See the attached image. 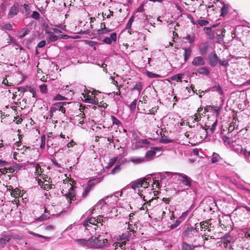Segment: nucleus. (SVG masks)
<instances>
[{
	"instance_id": "f257e3e1",
	"label": "nucleus",
	"mask_w": 250,
	"mask_h": 250,
	"mask_svg": "<svg viewBox=\"0 0 250 250\" xmlns=\"http://www.w3.org/2000/svg\"><path fill=\"white\" fill-rule=\"evenodd\" d=\"M198 233V229L196 227H188L183 232L182 235L187 238H192Z\"/></svg>"
},
{
	"instance_id": "f03ea898",
	"label": "nucleus",
	"mask_w": 250,
	"mask_h": 250,
	"mask_svg": "<svg viewBox=\"0 0 250 250\" xmlns=\"http://www.w3.org/2000/svg\"><path fill=\"white\" fill-rule=\"evenodd\" d=\"M93 240H95V239L92 236L88 240L85 239H76L75 241L81 246L86 247L87 248H92V241H94Z\"/></svg>"
},
{
	"instance_id": "7ed1b4c3",
	"label": "nucleus",
	"mask_w": 250,
	"mask_h": 250,
	"mask_svg": "<svg viewBox=\"0 0 250 250\" xmlns=\"http://www.w3.org/2000/svg\"><path fill=\"white\" fill-rule=\"evenodd\" d=\"M93 237L95 239V240H93L94 241H92V248H101L103 247L104 245V244L107 242V239H100V236L98 237L93 236Z\"/></svg>"
},
{
	"instance_id": "20e7f679",
	"label": "nucleus",
	"mask_w": 250,
	"mask_h": 250,
	"mask_svg": "<svg viewBox=\"0 0 250 250\" xmlns=\"http://www.w3.org/2000/svg\"><path fill=\"white\" fill-rule=\"evenodd\" d=\"M177 175L181 177V181L183 184L188 187H190L191 181L190 178L183 173H178Z\"/></svg>"
},
{
	"instance_id": "39448f33",
	"label": "nucleus",
	"mask_w": 250,
	"mask_h": 250,
	"mask_svg": "<svg viewBox=\"0 0 250 250\" xmlns=\"http://www.w3.org/2000/svg\"><path fill=\"white\" fill-rule=\"evenodd\" d=\"M209 64L212 66H215L218 62V58L215 53L210 54L208 56Z\"/></svg>"
},
{
	"instance_id": "423d86ee",
	"label": "nucleus",
	"mask_w": 250,
	"mask_h": 250,
	"mask_svg": "<svg viewBox=\"0 0 250 250\" xmlns=\"http://www.w3.org/2000/svg\"><path fill=\"white\" fill-rule=\"evenodd\" d=\"M192 64L196 66L204 65L205 64V61L202 57H196L193 59Z\"/></svg>"
},
{
	"instance_id": "0eeeda50",
	"label": "nucleus",
	"mask_w": 250,
	"mask_h": 250,
	"mask_svg": "<svg viewBox=\"0 0 250 250\" xmlns=\"http://www.w3.org/2000/svg\"><path fill=\"white\" fill-rule=\"evenodd\" d=\"M117 39V34L116 33H112L110 34V37L105 38L103 42L108 44L112 43V42H115Z\"/></svg>"
},
{
	"instance_id": "6e6552de",
	"label": "nucleus",
	"mask_w": 250,
	"mask_h": 250,
	"mask_svg": "<svg viewBox=\"0 0 250 250\" xmlns=\"http://www.w3.org/2000/svg\"><path fill=\"white\" fill-rule=\"evenodd\" d=\"M18 12V5L15 4L11 7L8 14V17L9 18H13L14 16L17 15Z\"/></svg>"
},
{
	"instance_id": "1a4fd4ad",
	"label": "nucleus",
	"mask_w": 250,
	"mask_h": 250,
	"mask_svg": "<svg viewBox=\"0 0 250 250\" xmlns=\"http://www.w3.org/2000/svg\"><path fill=\"white\" fill-rule=\"evenodd\" d=\"M65 102H59L54 104V107L56 108V111H61L62 113L64 114L65 112V108L63 107V105H66Z\"/></svg>"
},
{
	"instance_id": "9d476101",
	"label": "nucleus",
	"mask_w": 250,
	"mask_h": 250,
	"mask_svg": "<svg viewBox=\"0 0 250 250\" xmlns=\"http://www.w3.org/2000/svg\"><path fill=\"white\" fill-rule=\"evenodd\" d=\"M184 53L183 55L184 57V61L185 62H187L191 56L192 50L190 47H186L184 48Z\"/></svg>"
},
{
	"instance_id": "9b49d317",
	"label": "nucleus",
	"mask_w": 250,
	"mask_h": 250,
	"mask_svg": "<svg viewBox=\"0 0 250 250\" xmlns=\"http://www.w3.org/2000/svg\"><path fill=\"white\" fill-rule=\"evenodd\" d=\"M130 161L135 164H138L144 162L145 161V158L132 157L130 159Z\"/></svg>"
},
{
	"instance_id": "f8f14e48",
	"label": "nucleus",
	"mask_w": 250,
	"mask_h": 250,
	"mask_svg": "<svg viewBox=\"0 0 250 250\" xmlns=\"http://www.w3.org/2000/svg\"><path fill=\"white\" fill-rule=\"evenodd\" d=\"M10 239L9 235H7L4 234H2V237L0 238V244L1 245L2 247L5 245L7 242L10 241Z\"/></svg>"
},
{
	"instance_id": "ddd939ff",
	"label": "nucleus",
	"mask_w": 250,
	"mask_h": 250,
	"mask_svg": "<svg viewBox=\"0 0 250 250\" xmlns=\"http://www.w3.org/2000/svg\"><path fill=\"white\" fill-rule=\"evenodd\" d=\"M142 181L141 179H138L132 183L131 188L135 190L137 188L142 187Z\"/></svg>"
},
{
	"instance_id": "4468645a",
	"label": "nucleus",
	"mask_w": 250,
	"mask_h": 250,
	"mask_svg": "<svg viewBox=\"0 0 250 250\" xmlns=\"http://www.w3.org/2000/svg\"><path fill=\"white\" fill-rule=\"evenodd\" d=\"M226 32V30L224 28L221 29V33L217 35V41L218 42H221L223 41L224 37L225 36V33Z\"/></svg>"
},
{
	"instance_id": "2eb2a0df",
	"label": "nucleus",
	"mask_w": 250,
	"mask_h": 250,
	"mask_svg": "<svg viewBox=\"0 0 250 250\" xmlns=\"http://www.w3.org/2000/svg\"><path fill=\"white\" fill-rule=\"evenodd\" d=\"M197 71L199 74L204 75H208L209 73L208 70L205 67L199 68Z\"/></svg>"
},
{
	"instance_id": "dca6fc26",
	"label": "nucleus",
	"mask_w": 250,
	"mask_h": 250,
	"mask_svg": "<svg viewBox=\"0 0 250 250\" xmlns=\"http://www.w3.org/2000/svg\"><path fill=\"white\" fill-rule=\"evenodd\" d=\"M93 184H90V185H88L85 188V190H84V192L83 193V197H85L87 195V194H88V193L90 192V191L91 190V189H92V188H93Z\"/></svg>"
},
{
	"instance_id": "f3484780",
	"label": "nucleus",
	"mask_w": 250,
	"mask_h": 250,
	"mask_svg": "<svg viewBox=\"0 0 250 250\" xmlns=\"http://www.w3.org/2000/svg\"><path fill=\"white\" fill-rule=\"evenodd\" d=\"M185 39L187 40L188 42L189 43H192L195 41V35L194 34L191 35H187Z\"/></svg>"
},
{
	"instance_id": "a211bd4d",
	"label": "nucleus",
	"mask_w": 250,
	"mask_h": 250,
	"mask_svg": "<svg viewBox=\"0 0 250 250\" xmlns=\"http://www.w3.org/2000/svg\"><path fill=\"white\" fill-rule=\"evenodd\" d=\"M182 74H178L171 77V80L176 81V82H181L182 81Z\"/></svg>"
},
{
	"instance_id": "6ab92c4d",
	"label": "nucleus",
	"mask_w": 250,
	"mask_h": 250,
	"mask_svg": "<svg viewBox=\"0 0 250 250\" xmlns=\"http://www.w3.org/2000/svg\"><path fill=\"white\" fill-rule=\"evenodd\" d=\"M160 141L161 143L167 144L169 143L173 142V140L171 139H168L167 137L164 136H162L160 139Z\"/></svg>"
},
{
	"instance_id": "aec40b11",
	"label": "nucleus",
	"mask_w": 250,
	"mask_h": 250,
	"mask_svg": "<svg viewBox=\"0 0 250 250\" xmlns=\"http://www.w3.org/2000/svg\"><path fill=\"white\" fill-rule=\"evenodd\" d=\"M111 31V30L107 28V31L104 29H100L97 30V33L98 35L106 34Z\"/></svg>"
},
{
	"instance_id": "412c9836",
	"label": "nucleus",
	"mask_w": 250,
	"mask_h": 250,
	"mask_svg": "<svg viewBox=\"0 0 250 250\" xmlns=\"http://www.w3.org/2000/svg\"><path fill=\"white\" fill-rule=\"evenodd\" d=\"M97 222V219L95 218H90L87 219V221L86 223H84V226H88V223L92 225H95V223Z\"/></svg>"
},
{
	"instance_id": "4be33fe9",
	"label": "nucleus",
	"mask_w": 250,
	"mask_h": 250,
	"mask_svg": "<svg viewBox=\"0 0 250 250\" xmlns=\"http://www.w3.org/2000/svg\"><path fill=\"white\" fill-rule=\"evenodd\" d=\"M220 159V156L218 154L214 153L211 161L212 163H215L218 162Z\"/></svg>"
},
{
	"instance_id": "5701e85b",
	"label": "nucleus",
	"mask_w": 250,
	"mask_h": 250,
	"mask_svg": "<svg viewBox=\"0 0 250 250\" xmlns=\"http://www.w3.org/2000/svg\"><path fill=\"white\" fill-rule=\"evenodd\" d=\"M0 28L8 31L12 30V25L10 23H6L2 25H0Z\"/></svg>"
},
{
	"instance_id": "b1692460",
	"label": "nucleus",
	"mask_w": 250,
	"mask_h": 250,
	"mask_svg": "<svg viewBox=\"0 0 250 250\" xmlns=\"http://www.w3.org/2000/svg\"><path fill=\"white\" fill-rule=\"evenodd\" d=\"M117 161V157H113L112 158H111L107 165L108 167H111Z\"/></svg>"
},
{
	"instance_id": "393cba45",
	"label": "nucleus",
	"mask_w": 250,
	"mask_h": 250,
	"mask_svg": "<svg viewBox=\"0 0 250 250\" xmlns=\"http://www.w3.org/2000/svg\"><path fill=\"white\" fill-rule=\"evenodd\" d=\"M240 153L243 154L246 157H248L250 156V152L248 151L245 148H243L241 146Z\"/></svg>"
},
{
	"instance_id": "a878e982",
	"label": "nucleus",
	"mask_w": 250,
	"mask_h": 250,
	"mask_svg": "<svg viewBox=\"0 0 250 250\" xmlns=\"http://www.w3.org/2000/svg\"><path fill=\"white\" fill-rule=\"evenodd\" d=\"M228 13V8L225 5H224L221 8V16H224L226 15Z\"/></svg>"
},
{
	"instance_id": "bb28decb",
	"label": "nucleus",
	"mask_w": 250,
	"mask_h": 250,
	"mask_svg": "<svg viewBox=\"0 0 250 250\" xmlns=\"http://www.w3.org/2000/svg\"><path fill=\"white\" fill-rule=\"evenodd\" d=\"M134 19V17L133 16H131L130 18L129 19L128 22L127 23L126 25V29H130L131 27V25L132 23V22L133 21Z\"/></svg>"
},
{
	"instance_id": "cd10ccee",
	"label": "nucleus",
	"mask_w": 250,
	"mask_h": 250,
	"mask_svg": "<svg viewBox=\"0 0 250 250\" xmlns=\"http://www.w3.org/2000/svg\"><path fill=\"white\" fill-rule=\"evenodd\" d=\"M133 90H137L139 92H140L141 90L142 89V85L141 83H137L134 86Z\"/></svg>"
},
{
	"instance_id": "c85d7f7f",
	"label": "nucleus",
	"mask_w": 250,
	"mask_h": 250,
	"mask_svg": "<svg viewBox=\"0 0 250 250\" xmlns=\"http://www.w3.org/2000/svg\"><path fill=\"white\" fill-rule=\"evenodd\" d=\"M156 154L154 150H148L147 151L146 154V157L147 158H149L151 157L152 156L155 155Z\"/></svg>"
},
{
	"instance_id": "c756f323",
	"label": "nucleus",
	"mask_w": 250,
	"mask_h": 250,
	"mask_svg": "<svg viewBox=\"0 0 250 250\" xmlns=\"http://www.w3.org/2000/svg\"><path fill=\"white\" fill-rule=\"evenodd\" d=\"M31 17L35 20H39L40 15L38 12L34 11L31 15Z\"/></svg>"
},
{
	"instance_id": "7c9ffc66",
	"label": "nucleus",
	"mask_w": 250,
	"mask_h": 250,
	"mask_svg": "<svg viewBox=\"0 0 250 250\" xmlns=\"http://www.w3.org/2000/svg\"><path fill=\"white\" fill-rule=\"evenodd\" d=\"M41 92L42 93H46L47 92V85L45 84L40 86Z\"/></svg>"
},
{
	"instance_id": "2f4dec72",
	"label": "nucleus",
	"mask_w": 250,
	"mask_h": 250,
	"mask_svg": "<svg viewBox=\"0 0 250 250\" xmlns=\"http://www.w3.org/2000/svg\"><path fill=\"white\" fill-rule=\"evenodd\" d=\"M197 23L200 26H203L207 25L208 23V21L207 20H198Z\"/></svg>"
},
{
	"instance_id": "473e14b6",
	"label": "nucleus",
	"mask_w": 250,
	"mask_h": 250,
	"mask_svg": "<svg viewBox=\"0 0 250 250\" xmlns=\"http://www.w3.org/2000/svg\"><path fill=\"white\" fill-rule=\"evenodd\" d=\"M136 103H137V100L136 99H135L132 103L131 104H130L129 105V107H130V110L132 111H135V108H136Z\"/></svg>"
},
{
	"instance_id": "72a5a7b5",
	"label": "nucleus",
	"mask_w": 250,
	"mask_h": 250,
	"mask_svg": "<svg viewBox=\"0 0 250 250\" xmlns=\"http://www.w3.org/2000/svg\"><path fill=\"white\" fill-rule=\"evenodd\" d=\"M182 250H192V249L189 244L183 243L182 244Z\"/></svg>"
},
{
	"instance_id": "f704fd0d",
	"label": "nucleus",
	"mask_w": 250,
	"mask_h": 250,
	"mask_svg": "<svg viewBox=\"0 0 250 250\" xmlns=\"http://www.w3.org/2000/svg\"><path fill=\"white\" fill-rule=\"evenodd\" d=\"M209 126H206V127L201 126V128L203 130V135H205V137H207L208 136L209 132L207 131V130L209 128Z\"/></svg>"
},
{
	"instance_id": "c9c22d12",
	"label": "nucleus",
	"mask_w": 250,
	"mask_h": 250,
	"mask_svg": "<svg viewBox=\"0 0 250 250\" xmlns=\"http://www.w3.org/2000/svg\"><path fill=\"white\" fill-rule=\"evenodd\" d=\"M222 140L225 145H229L230 143L229 138L226 136H223L222 137Z\"/></svg>"
},
{
	"instance_id": "e433bc0d",
	"label": "nucleus",
	"mask_w": 250,
	"mask_h": 250,
	"mask_svg": "<svg viewBox=\"0 0 250 250\" xmlns=\"http://www.w3.org/2000/svg\"><path fill=\"white\" fill-rule=\"evenodd\" d=\"M146 2H143L141 5L137 9L136 12H142L144 11L145 9L144 8L145 4L146 3Z\"/></svg>"
},
{
	"instance_id": "4c0bfd02",
	"label": "nucleus",
	"mask_w": 250,
	"mask_h": 250,
	"mask_svg": "<svg viewBox=\"0 0 250 250\" xmlns=\"http://www.w3.org/2000/svg\"><path fill=\"white\" fill-rule=\"evenodd\" d=\"M217 120H216L215 122L212 124L211 127L210 128L209 131L211 132V133H213L215 129V128L217 125Z\"/></svg>"
},
{
	"instance_id": "58836bf2",
	"label": "nucleus",
	"mask_w": 250,
	"mask_h": 250,
	"mask_svg": "<svg viewBox=\"0 0 250 250\" xmlns=\"http://www.w3.org/2000/svg\"><path fill=\"white\" fill-rule=\"evenodd\" d=\"M219 63L222 65V66H227L229 64L228 63V61L226 60H220L219 61Z\"/></svg>"
},
{
	"instance_id": "ea45409f",
	"label": "nucleus",
	"mask_w": 250,
	"mask_h": 250,
	"mask_svg": "<svg viewBox=\"0 0 250 250\" xmlns=\"http://www.w3.org/2000/svg\"><path fill=\"white\" fill-rule=\"evenodd\" d=\"M141 181H142L141 184L142 185V187H143L146 188L149 187V182L146 181V180H141Z\"/></svg>"
},
{
	"instance_id": "a19ab883",
	"label": "nucleus",
	"mask_w": 250,
	"mask_h": 250,
	"mask_svg": "<svg viewBox=\"0 0 250 250\" xmlns=\"http://www.w3.org/2000/svg\"><path fill=\"white\" fill-rule=\"evenodd\" d=\"M55 100L61 101L65 99V98L60 94L57 95L54 98Z\"/></svg>"
},
{
	"instance_id": "79ce46f5",
	"label": "nucleus",
	"mask_w": 250,
	"mask_h": 250,
	"mask_svg": "<svg viewBox=\"0 0 250 250\" xmlns=\"http://www.w3.org/2000/svg\"><path fill=\"white\" fill-rule=\"evenodd\" d=\"M49 39L51 42H55L58 40V37L53 34H50Z\"/></svg>"
},
{
	"instance_id": "37998d69",
	"label": "nucleus",
	"mask_w": 250,
	"mask_h": 250,
	"mask_svg": "<svg viewBox=\"0 0 250 250\" xmlns=\"http://www.w3.org/2000/svg\"><path fill=\"white\" fill-rule=\"evenodd\" d=\"M12 195L16 196L20 195V191L19 189L16 188L15 189L12 190L11 193Z\"/></svg>"
},
{
	"instance_id": "c03bdc74",
	"label": "nucleus",
	"mask_w": 250,
	"mask_h": 250,
	"mask_svg": "<svg viewBox=\"0 0 250 250\" xmlns=\"http://www.w3.org/2000/svg\"><path fill=\"white\" fill-rule=\"evenodd\" d=\"M120 167L119 165L116 166L115 167H114V168L111 170V173L114 174L116 172L120 171Z\"/></svg>"
},
{
	"instance_id": "a18cd8bd",
	"label": "nucleus",
	"mask_w": 250,
	"mask_h": 250,
	"mask_svg": "<svg viewBox=\"0 0 250 250\" xmlns=\"http://www.w3.org/2000/svg\"><path fill=\"white\" fill-rule=\"evenodd\" d=\"M56 112V108H54V107H52L50 108V114H49V117L50 118H52V117L53 116V115H54V113Z\"/></svg>"
},
{
	"instance_id": "49530a36",
	"label": "nucleus",
	"mask_w": 250,
	"mask_h": 250,
	"mask_svg": "<svg viewBox=\"0 0 250 250\" xmlns=\"http://www.w3.org/2000/svg\"><path fill=\"white\" fill-rule=\"evenodd\" d=\"M181 222L179 220H176L175 223L172 225H171L170 228L171 229H174L176 227H177L178 226H179Z\"/></svg>"
},
{
	"instance_id": "de8ad7c7",
	"label": "nucleus",
	"mask_w": 250,
	"mask_h": 250,
	"mask_svg": "<svg viewBox=\"0 0 250 250\" xmlns=\"http://www.w3.org/2000/svg\"><path fill=\"white\" fill-rule=\"evenodd\" d=\"M42 139V144L41 145V147L43 148L45 146V136H42L41 137Z\"/></svg>"
},
{
	"instance_id": "09e8293b",
	"label": "nucleus",
	"mask_w": 250,
	"mask_h": 250,
	"mask_svg": "<svg viewBox=\"0 0 250 250\" xmlns=\"http://www.w3.org/2000/svg\"><path fill=\"white\" fill-rule=\"evenodd\" d=\"M112 120L113 124L118 125L120 123V122L115 117L112 116Z\"/></svg>"
},
{
	"instance_id": "8fccbe9b",
	"label": "nucleus",
	"mask_w": 250,
	"mask_h": 250,
	"mask_svg": "<svg viewBox=\"0 0 250 250\" xmlns=\"http://www.w3.org/2000/svg\"><path fill=\"white\" fill-rule=\"evenodd\" d=\"M200 226L202 229H207L208 228V224L207 222H201L200 223Z\"/></svg>"
},
{
	"instance_id": "3c124183",
	"label": "nucleus",
	"mask_w": 250,
	"mask_h": 250,
	"mask_svg": "<svg viewBox=\"0 0 250 250\" xmlns=\"http://www.w3.org/2000/svg\"><path fill=\"white\" fill-rule=\"evenodd\" d=\"M45 44H46L45 41H42L39 42L37 46L39 48H42V47H44L45 46Z\"/></svg>"
},
{
	"instance_id": "603ef678",
	"label": "nucleus",
	"mask_w": 250,
	"mask_h": 250,
	"mask_svg": "<svg viewBox=\"0 0 250 250\" xmlns=\"http://www.w3.org/2000/svg\"><path fill=\"white\" fill-rule=\"evenodd\" d=\"M87 100L88 101V102L89 103H91V104H95V97L93 98H92L91 97H89V96H87Z\"/></svg>"
},
{
	"instance_id": "864d4df0",
	"label": "nucleus",
	"mask_w": 250,
	"mask_h": 250,
	"mask_svg": "<svg viewBox=\"0 0 250 250\" xmlns=\"http://www.w3.org/2000/svg\"><path fill=\"white\" fill-rule=\"evenodd\" d=\"M36 171L38 173L42 172V169L41 168V167L40 166L39 164H37L36 165Z\"/></svg>"
},
{
	"instance_id": "5fc2aeb1",
	"label": "nucleus",
	"mask_w": 250,
	"mask_h": 250,
	"mask_svg": "<svg viewBox=\"0 0 250 250\" xmlns=\"http://www.w3.org/2000/svg\"><path fill=\"white\" fill-rule=\"evenodd\" d=\"M204 30L205 31V32L208 34H210V33L211 31V28L207 27H204Z\"/></svg>"
},
{
	"instance_id": "6e6d98bb",
	"label": "nucleus",
	"mask_w": 250,
	"mask_h": 250,
	"mask_svg": "<svg viewBox=\"0 0 250 250\" xmlns=\"http://www.w3.org/2000/svg\"><path fill=\"white\" fill-rule=\"evenodd\" d=\"M147 75L149 77H151V78H157L158 77V75L156 74L152 73H151L150 72H147Z\"/></svg>"
},
{
	"instance_id": "4d7b16f0",
	"label": "nucleus",
	"mask_w": 250,
	"mask_h": 250,
	"mask_svg": "<svg viewBox=\"0 0 250 250\" xmlns=\"http://www.w3.org/2000/svg\"><path fill=\"white\" fill-rule=\"evenodd\" d=\"M2 83L6 85H7V86H12L13 85L12 83H10L9 84L8 83V80L5 78V79H4L2 81Z\"/></svg>"
},
{
	"instance_id": "13d9d810",
	"label": "nucleus",
	"mask_w": 250,
	"mask_h": 250,
	"mask_svg": "<svg viewBox=\"0 0 250 250\" xmlns=\"http://www.w3.org/2000/svg\"><path fill=\"white\" fill-rule=\"evenodd\" d=\"M30 234H32V235H33L34 236L38 237H41V238H46L45 236H44L43 235H41L37 234V233H35L33 232H30Z\"/></svg>"
},
{
	"instance_id": "bf43d9fd",
	"label": "nucleus",
	"mask_w": 250,
	"mask_h": 250,
	"mask_svg": "<svg viewBox=\"0 0 250 250\" xmlns=\"http://www.w3.org/2000/svg\"><path fill=\"white\" fill-rule=\"evenodd\" d=\"M67 197L69 198L70 200H74L75 199V197L74 195H72V193L71 192L67 195Z\"/></svg>"
},
{
	"instance_id": "052dcab7",
	"label": "nucleus",
	"mask_w": 250,
	"mask_h": 250,
	"mask_svg": "<svg viewBox=\"0 0 250 250\" xmlns=\"http://www.w3.org/2000/svg\"><path fill=\"white\" fill-rule=\"evenodd\" d=\"M8 169L4 167L3 168H0V172L3 174H5L7 173Z\"/></svg>"
},
{
	"instance_id": "680f3d73",
	"label": "nucleus",
	"mask_w": 250,
	"mask_h": 250,
	"mask_svg": "<svg viewBox=\"0 0 250 250\" xmlns=\"http://www.w3.org/2000/svg\"><path fill=\"white\" fill-rule=\"evenodd\" d=\"M110 79L111 80V83L118 86V83L114 80V78L113 77H111Z\"/></svg>"
},
{
	"instance_id": "e2e57ef3",
	"label": "nucleus",
	"mask_w": 250,
	"mask_h": 250,
	"mask_svg": "<svg viewBox=\"0 0 250 250\" xmlns=\"http://www.w3.org/2000/svg\"><path fill=\"white\" fill-rule=\"evenodd\" d=\"M154 185H155L156 188H159V183L158 181L154 180V182L152 185V187H154Z\"/></svg>"
},
{
	"instance_id": "0e129e2a",
	"label": "nucleus",
	"mask_w": 250,
	"mask_h": 250,
	"mask_svg": "<svg viewBox=\"0 0 250 250\" xmlns=\"http://www.w3.org/2000/svg\"><path fill=\"white\" fill-rule=\"evenodd\" d=\"M75 142L73 141H72L70 143L67 144V146L68 147H70L73 146L75 145Z\"/></svg>"
},
{
	"instance_id": "69168bd1",
	"label": "nucleus",
	"mask_w": 250,
	"mask_h": 250,
	"mask_svg": "<svg viewBox=\"0 0 250 250\" xmlns=\"http://www.w3.org/2000/svg\"><path fill=\"white\" fill-rule=\"evenodd\" d=\"M23 6L24 7L25 11L27 12L29 10V5L28 4H24Z\"/></svg>"
},
{
	"instance_id": "338daca9",
	"label": "nucleus",
	"mask_w": 250,
	"mask_h": 250,
	"mask_svg": "<svg viewBox=\"0 0 250 250\" xmlns=\"http://www.w3.org/2000/svg\"><path fill=\"white\" fill-rule=\"evenodd\" d=\"M54 229V227L53 226H51V225H48L47 226H46L45 229L46 230H52Z\"/></svg>"
},
{
	"instance_id": "774afa93",
	"label": "nucleus",
	"mask_w": 250,
	"mask_h": 250,
	"mask_svg": "<svg viewBox=\"0 0 250 250\" xmlns=\"http://www.w3.org/2000/svg\"><path fill=\"white\" fill-rule=\"evenodd\" d=\"M43 188L45 189H49L50 188V186L48 184H45L43 186Z\"/></svg>"
}]
</instances>
